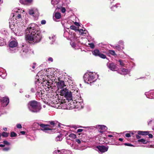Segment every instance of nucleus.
<instances>
[{"instance_id": "nucleus-36", "label": "nucleus", "mask_w": 154, "mask_h": 154, "mask_svg": "<svg viewBox=\"0 0 154 154\" xmlns=\"http://www.w3.org/2000/svg\"><path fill=\"white\" fill-rule=\"evenodd\" d=\"M124 41L122 40H119L118 42V44H119L121 46L122 49H124Z\"/></svg>"}, {"instance_id": "nucleus-39", "label": "nucleus", "mask_w": 154, "mask_h": 154, "mask_svg": "<svg viewBox=\"0 0 154 154\" xmlns=\"http://www.w3.org/2000/svg\"><path fill=\"white\" fill-rule=\"evenodd\" d=\"M11 149V147H4L2 149V150L3 151H4L7 152L9 151Z\"/></svg>"}, {"instance_id": "nucleus-62", "label": "nucleus", "mask_w": 154, "mask_h": 154, "mask_svg": "<svg viewBox=\"0 0 154 154\" xmlns=\"http://www.w3.org/2000/svg\"><path fill=\"white\" fill-rule=\"evenodd\" d=\"M20 133L23 135L25 134V132L24 131H21Z\"/></svg>"}, {"instance_id": "nucleus-24", "label": "nucleus", "mask_w": 154, "mask_h": 154, "mask_svg": "<svg viewBox=\"0 0 154 154\" xmlns=\"http://www.w3.org/2000/svg\"><path fill=\"white\" fill-rule=\"evenodd\" d=\"M121 7L120 4L119 3H117L115 5H112L110 8L112 11H115L117 8H119Z\"/></svg>"}, {"instance_id": "nucleus-12", "label": "nucleus", "mask_w": 154, "mask_h": 154, "mask_svg": "<svg viewBox=\"0 0 154 154\" xmlns=\"http://www.w3.org/2000/svg\"><path fill=\"white\" fill-rule=\"evenodd\" d=\"M95 128L100 133H103L107 129V127L103 125H97Z\"/></svg>"}, {"instance_id": "nucleus-22", "label": "nucleus", "mask_w": 154, "mask_h": 154, "mask_svg": "<svg viewBox=\"0 0 154 154\" xmlns=\"http://www.w3.org/2000/svg\"><path fill=\"white\" fill-rule=\"evenodd\" d=\"M56 102V103H55L54 107L58 109H63V103L62 102L58 103L57 101Z\"/></svg>"}, {"instance_id": "nucleus-13", "label": "nucleus", "mask_w": 154, "mask_h": 154, "mask_svg": "<svg viewBox=\"0 0 154 154\" xmlns=\"http://www.w3.org/2000/svg\"><path fill=\"white\" fill-rule=\"evenodd\" d=\"M29 13L30 15L35 17H38L39 14L38 10L35 8L29 10Z\"/></svg>"}, {"instance_id": "nucleus-14", "label": "nucleus", "mask_w": 154, "mask_h": 154, "mask_svg": "<svg viewBox=\"0 0 154 154\" xmlns=\"http://www.w3.org/2000/svg\"><path fill=\"white\" fill-rule=\"evenodd\" d=\"M75 102H74V104L75 106H77V107L79 108H82L83 107L84 103L83 101L79 99H77L74 100Z\"/></svg>"}, {"instance_id": "nucleus-42", "label": "nucleus", "mask_w": 154, "mask_h": 154, "mask_svg": "<svg viewBox=\"0 0 154 154\" xmlns=\"http://www.w3.org/2000/svg\"><path fill=\"white\" fill-rule=\"evenodd\" d=\"M70 28L71 29H72V30H75V31L78 30L77 29V27H76L75 26H74V25L71 26L70 27Z\"/></svg>"}, {"instance_id": "nucleus-25", "label": "nucleus", "mask_w": 154, "mask_h": 154, "mask_svg": "<svg viewBox=\"0 0 154 154\" xmlns=\"http://www.w3.org/2000/svg\"><path fill=\"white\" fill-rule=\"evenodd\" d=\"M130 71L125 68H122L121 70L119 71V72L121 74H126L128 73Z\"/></svg>"}, {"instance_id": "nucleus-38", "label": "nucleus", "mask_w": 154, "mask_h": 154, "mask_svg": "<svg viewBox=\"0 0 154 154\" xmlns=\"http://www.w3.org/2000/svg\"><path fill=\"white\" fill-rule=\"evenodd\" d=\"M69 137L71 138L72 139H76V136L74 134H70L69 135Z\"/></svg>"}, {"instance_id": "nucleus-43", "label": "nucleus", "mask_w": 154, "mask_h": 154, "mask_svg": "<svg viewBox=\"0 0 154 154\" xmlns=\"http://www.w3.org/2000/svg\"><path fill=\"white\" fill-rule=\"evenodd\" d=\"M8 134H9L7 132H3V133H2V135L3 137H7L8 136Z\"/></svg>"}, {"instance_id": "nucleus-44", "label": "nucleus", "mask_w": 154, "mask_h": 154, "mask_svg": "<svg viewBox=\"0 0 154 154\" xmlns=\"http://www.w3.org/2000/svg\"><path fill=\"white\" fill-rule=\"evenodd\" d=\"M98 56H99L100 58H101L103 59H105L106 58V56L105 55L101 54L100 53L99 54V55Z\"/></svg>"}, {"instance_id": "nucleus-11", "label": "nucleus", "mask_w": 154, "mask_h": 154, "mask_svg": "<svg viewBox=\"0 0 154 154\" xmlns=\"http://www.w3.org/2000/svg\"><path fill=\"white\" fill-rule=\"evenodd\" d=\"M20 52L22 55H25L27 54L30 50L29 47L26 45H23L21 47Z\"/></svg>"}, {"instance_id": "nucleus-2", "label": "nucleus", "mask_w": 154, "mask_h": 154, "mask_svg": "<svg viewBox=\"0 0 154 154\" xmlns=\"http://www.w3.org/2000/svg\"><path fill=\"white\" fill-rule=\"evenodd\" d=\"M48 70L46 69V72H50V73H45V75H43L42 73V70L38 72L36 76V79L39 81H42L44 82L46 79L49 81V79L50 80H51L52 82L55 81L56 79V77L57 76V72L54 70H52L51 69H48Z\"/></svg>"}, {"instance_id": "nucleus-49", "label": "nucleus", "mask_w": 154, "mask_h": 154, "mask_svg": "<svg viewBox=\"0 0 154 154\" xmlns=\"http://www.w3.org/2000/svg\"><path fill=\"white\" fill-rule=\"evenodd\" d=\"M60 9L61 11L63 13H64V12H65V11H66V9L65 8H64V7H61V8Z\"/></svg>"}, {"instance_id": "nucleus-10", "label": "nucleus", "mask_w": 154, "mask_h": 154, "mask_svg": "<svg viewBox=\"0 0 154 154\" xmlns=\"http://www.w3.org/2000/svg\"><path fill=\"white\" fill-rule=\"evenodd\" d=\"M18 43L16 40L11 41L9 42L8 45L10 47V51H12L11 52L13 53L15 52V49H14V50H13L12 49L16 47Z\"/></svg>"}, {"instance_id": "nucleus-34", "label": "nucleus", "mask_w": 154, "mask_h": 154, "mask_svg": "<svg viewBox=\"0 0 154 154\" xmlns=\"http://www.w3.org/2000/svg\"><path fill=\"white\" fill-rule=\"evenodd\" d=\"M71 31H69V32L67 31H65L63 34V36L65 37H66L67 38V39H68L69 36V35H70V32Z\"/></svg>"}, {"instance_id": "nucleus-17", "label": "nucleus", "mask_w": 154, "mask_h": 154, "mask_svg": "<svg viewBox=\"0 0 154 154\" xmlns=\"http://www.w3.org/2000/svg\"><path fill=\"white\" fill-rule=\"evenodd\" d=\"M97 148L100 152L103 153L108 150L109 147L108 146H104L100 145L97 146Z\"/></svg>"}, {"instance_id": "nucleus-31", "label": "nucleus", "mask_w": 154, "mask_h": 154, "mask_svg": "<svg viewBox=\"0 0 154 154\" xmlns=\"http://www.w3.org/2000/svg\"><path fill=\"white\" fill-rule=\"evenodd\" d=\"M63 135L61 134H60L58 135L55 139L56 141H61L63 139Z\"/></svg>"}, {"instance_id": "nucleus-18", "label": "nucleus", "mask_w": 154, "mask_h": 154, "mask_svg": "<svg viewBox=\"0 0 154 154\" xmlns=\"http://www.w3.org/2000/svg\"><path fill=\"white\" fill-rule=\"evenodd\" d=\"M72 90V91H71V94H72V98L74 97L75 98L79 99L81 98L80 96V94L79 92L77 90Z\"/></svg>"}, {"instance_id": "nucleus-33", "label": "nucleus", "mask_w": 154, "mask_h": 154, "mask_svg": "<svg viewBox=\"0 0 154 154\" xmlns=\"http://www.w3.org/2000/svg\"><path fill=\"white\" fill-rule=\"evenodd\" d=\"M38 87L36 85H34L31 88V92L32 93H35L38 90Z\"/></svg>"}, {"instance_id": "nucleus-55", "label": "nucleus", "mask_w": 154, "mask_h": 154, "mask_svg": "<svg viewBox=\"0 0 154 154\" xmlns=\"http://www.w3.org/2000/svg\"><path fill=\"white\" fill-rule=\"evenodd\" d=\"M124 145L125 146H134L133 145H132L130 143H125L124 144Z\"/></svg>"}, {"instance_id": "nucleus-20", "label": "nucleus", "mask_w": 154, "mask_h": 154, "mask_svg": "<svg viewBox=\"0 0 154 154\" xmlns=\"http://www.w3.org/2000/svg\"><path fill=\"white\" fill-rule=\"evenodd\" d=\"M107 66L112 71H115L116 67V65L113 63H107Z\"/></svg>"}, {"instance_id": "nucleus-64", "label": "nucleus", "mask_w": 154, "mask_h": 154, "mask_svg": "<svg viewBox=\"0 0 154 154\" xmlns=\"http://www.w3.org/2000/svg\"><path fill=\"white\" fill-rule=\"evenodd\" d=\"M3 130L5 131H7V128L6 127L3 128Z\"/></svg>"}, {"instance_id": "nucleus-9", "label": "nucleus", "mask_w": 154, "mask_h": 154, "mask_svg": "<svg viewBox=\"0 0 154 154\" xmlns=\"http://www.w3.org/2000/svg\"><path fill=\"white\" fill-rule=\"evenodd\" d=\"M35 126H40L41 127V129L43 131L51 130V126L47 124H44L41 123L40 122L35 123L34 124Z\"/></svg>"}, {"instance_id": "nucleus-61", "label": "nucleus", "mask_w": 154, "mask_h": 154, "mask_svg": "<svg viewBox=\"0 0 154 154\" xmlns=\"http://www.w3.org/2000/svg\"><path fill=\"white\" fill-rule=\"evenodd\" d=\"M139 134H137L136 136L137 139H139L141 137L139 135Z\"/></svg>"}, {"instance_id": "nucleus-21", "label": "nucleus", "mask_w": 154, "mask_h": 154, "mask_svg": "<svg viewBox=\"0 0 154 154\" xmlns=\"http://www.w3.org/2000/svg\"><path fill=\"white\" fill-rule=\"evenodd\" d=\"M14 32L16 33V35H21L23 34V32H24V30H23L21 28H18L16 29Z\"/></svg>"}, {"instance_id": "nucleus-63", "label": "nucleus", "mask_w": 154, "mask_h": 154, "mask_svg": "<svg viewBox=\"0 0 154 154\" xmlns=\"http://www.w3.org/2000/svg\"><path fill=\"white\" fill-rule=\"evenodd\" d=\"M152 122V120H149V121L148 122V125H149Z\"/></svg>"}, {"instance_id": "nucleus-52", "label": "nucleus", "mask_w": 154, "mask_h": 154, "mask_svg": "<svg viewBox=\"0 0 154 154\" xmlns=\"http://www.w3.org/2000/svg\"><path fill=\"white\" fill-rule=\"evenodd\" d=\"M16 127L17 128L19 129H20L22 128L21 124H17Z\"/></svg>"}, {"instance_id": "nucleus-51", "label": "nucleus", "mask_w": 154, "mask_h": 154, "mask_svg": "<svg viewBox=\"0 0 154 154\" xmlns=\"http://www.w3.org/2000/svg\"><path fill=\"white\" fill-rule=\"evenodd\" d=\"M57 2H56L55 0H52L51 1V4L54 6H55V4L57 3Z\"/></svg>"}, {"instance_id": "nucleus-53", "label": "nucleus", "mask_w": 154, "mask_h": 154, "mask_svg": "<svg viewBox=\"0 0 154 154\" xmlns=\"http://www.w3.org/2000/svg\"><path fill=\"white\" fill-rule=\"evenodd\" d=\"M83 131H84V130L83 129H79L77 130L76 132L77 133H78L79 132H81Z\"/></svg>"}, {"instance_id": "nucleus-26", "label": "nucleus", "mask_w": 154, "mask_h": 154, "mask_svg": "<svg viewBox=\"0 0 154 154\" xmlns=\"http://www.w3.org/2000/svg\"><path fill=\"white\" fill-rule=\"evenodd\" d=\"M78 30L79 31L80 35H83L84 36H86L87 35L88 32L86 30L81 29H79Z\"/></svg>"}, {"instance_id": "nucleus-37", "label": "nucleus", "mask_w": 154, "mask_h": 154, "mask_svg": "<svg viewBox=\"0 0 154 154\" xmlns=\"http://www.w3.org/2000/svg\"><path fill=\"white\" fill-rule=\"evenodd\" d=\"M54 17L56 19H60L61 17V14L59 12H56L55 14Z\"/></svg>"}, {"instance_id": "nucleus-35", "label": "nucleus", "mask_w": 154, "mask_h": 154, "mask_svg": "<svg viewBox=\"0 0 154 154\" xmlns=\"http://www.w3.org/2000/svg\"><path fill=\"white\" fill-rule=\"evenodd\" d=\"M93 54L95 56H99L100 53L99 50L95 49L92 52Z\"/></svg>"}, {"instance_id": "nucleus-27", "label": "nucleus", "mask_w": 154, "mask_h": 154, "mask_svg": "<svg viewBox=\"0 0 154 154\" xmlns=\"http://www.w3.org/2000/svg\"><path fill=\"white\" fill-rule=\"evenodd\" d=\"M41 88L38 87V90H37V92L36 93V95L37 96L42 97V92H44V91H43L41 90Z\"/></svg>"}, {"instance_id": "nucleus-48", "label": "nucleus", "mask_w": 154, "mask_h": 154, "mask_svg": "<svg viewBox=\"0 0 154 154\" xmlns=\"http://www.w3.org/2000/svg\"><path fill=\"white\" fill-rule=\"evenodd\" d=\"M50 124H51V125H52L53 127L55 126L57 124L55 123V122L54 121H51L50 122Z\"/></svg>"}, {"instance_id": "nucleus-1", "label": "nucleus", "mask_w": 154, "mask_h": 154, "mask_svg": "<svg viewBox=\"0 0 154 154\" xmlns=\"http://www.w3.org/2000/svg\"><path fill=\"white\" fill-rule=\"evenodd\" d=\"M38 26L35 23H31L28 25L26 30V40L29 43L39 42L42 38L40 32L38 30Z\"/></svg>"}, {"instance_id": "nucleus-19", "label": "nucleus", "mask_w": 154, "mask_h": 154, "mask_svg": "<svg viewBox=\"0 0 154 154\" xmlns=\"http://www.w3.org/2000/svg\"><path fill=\"white\" fill-rule=\"evenodd\" d=\"M57 85L58 88V91L64 88V87L66 86L64 81H63L59 80L57 83Z\"/></svg>"}, {"instance_id": "nucleus-58", "label": "nucleus", "mask_w": 154, "mask_h": 154, "mask_svg": "<svg viewBox=\"0 0 154 154\" xmlns=\"http://www.w3.org/2000/svg\"><path fill=\"white\" fill-rule=\"evenodd\" d=\"M125 136L127 137H131V135L130 134L127 133L125 134Z\"/></svg>"}, {"instance_id": "nucleus-41", "label": "nucleus", "mask_w": 154, "mask_h": 154, "mask_svg": "<svg viewBox=\"0 0 154 154\" xmlns=\"http://www.w3.org/2000/svg\"><path fill=\"white\" fill-rule=\"evenodd\" d=\"M138 141L141 142L144 144L146 143H147L146 141L144 139H140L138 140Z\"/></svg>"}, {"instance_id": "nucleus-4", "label": "nucleus", "mask_w": 154, "mask_h": 154, "mask_svg": "<svg viewBox=\"0 0 154 154\" xmlns=\"http://www.w3.org/2000/svg\"><path fill=\"white\" fill-rule=\"evenodd\" d=\"M79 135H81L78 138H76L75 140V142L78 144H72V148L74 149L83 150L84 148L83 146H84L86 142L85 139L87 137L86 135L81 133L79 134Z\"/></svg>"}, {"instance_id": "nucleus-8", "label": "nucleus", "mask_w": 154, "mask_h": 154, "mask_svg": "<svg viewBox=\"0 0 154 154\" xmlns=\"http://www.w3.org/2000/svg\"><path fill=\"white\" fill-rule=\"evenodd\" d=\"M58 91L61 96H64L67 100H71L72 99V94L71 92L66 88L58 90Z\"/></svg>"}, {"instance_id": "nucleus-45", "label": "nucleus", "mask_w": 154, "mask_h": 154, "mask_svg": "<svg viewBox=\"0 0 154 154\" xmlns=\"http://www.w3.org/2000/svg\"><path fill=\"white\" fill-rule=\"evenodd\" d=\"M7 75V73H5L2 74H1L0 73V76H1L3 79L5 78V77Z\"/></svg>"}, {"instance_id": "nucleus-30", "label": "nucleus", "mask_w": 154, "mask_h": 154, "mask_svg": "<svg viewBox=\"0 0 154 154\" xmlns=\"http://www.w3.org/2000/svg\"><path fill=\"white\" fill-rule=\"evenodd\" d=\"M138 134L142 135H146L148 134L149 131H139L137 132Z\"/></svg>"}, {"instance_id": "nucleus-29", "label": "nucleus", "mask_w": 154, "mask_h": 154, "mask_svg": "<svg viewBox=\"0 0 154 154\" xmlns=\"http://www.w3.org/2000/svg\"><path fill=\"white\" fill-rule=\"evenodd\" d=\"M113 48L116 49L119 51H121L122 50V48L121 46L119 44H117L114 45L112 46Z\"/></svg>"}, {"instance_id": "nucleus-7", "label": "nucleus", "mask_w": 154, "mask_h": 154, "mask_svg": "<svg viewBox=\"0 0 154 154\" xmlns=\"http://www.w3.org/2000/svg\"><path fill=\"white\" fill-rule=\"evenodd\" d=\"M70 33L68 39L70 40V45L73 48L75 49L78 48V41L75 33L71 31Z\"/></svg>"}, {"instance_id": "nucleus-28", "label": "nucleus", "mask_w": 154, "mask_h": 154, "mask_svg": "<svg viewBox=\"0 0 154 154\" xmlns=\"http://www.w3.org/2000/svg\"><path fill=\"white\" fill-rule=\"evenodd\" d=\"M118 64H119L121 66L126 67V61L121 60H119L117 62Z\"/></svg>"}, {"instance_id": "nucleus-57", "label": "nucleus", "mask_w": 154, "mask_h": 154, "mask_svg": "<svg viewBox=\"0 0 154 154\" xmlns=\"http://www.w3.org/2000/svg\"><path fill=\"white\" fill-rule=\"evenodd\" d=\"M46 23V21L45 20H42L41 21V23L42 25L45 24Z\"/></svg>"}, {"instance_id": "nucleus-5", "label": "nucleus", "mask_w": 154, "mask_h": 154, "mask_svg": "<svg viewBox=\"0 0 154 154\" xmlns=\"http://www.w3.org/2000/svg\"><path fill=\"white\" fill-rule=\"evenodd\" d=\"M98 78V75L94 72H88L84 75V80L85 83L92 85Z\"/></svg>"}, {"instance_id": "nucleus-40", "label": "nucleus", "mask_w": 154, "mask_h": 154, "mask_svg": "<svg viewBox=\"0 0 154 154\" xmlns=\"http://www.w3.org/2000/svg\"><path fill=\"white\" fill-rule=\"evenodd\" d=\"M109 52L111 55L115 56L116 55V54L115 52V51L114 50H109Z\"/></svg>"}, {"instance_id": "nucleus-50", "label": "nucleus", "mask_w": 154, "mask_h": 154, "mask_svg": "<svg viewBox=\"0 0 154 154\" xmlns=\"http://www.w3.org/2000/svg\"><path fill=\"white\" fill-rule=\"evenodd\" d=\"M3 143L4 144L6 145H10V143L6 140H4L3 141Z\"/></svg>"}, {"instance_id": "nucleus-46", "label": "nucleus", "mask_w": 154, "mask_h": 154, "mask_svg": "<svg viewBox=\"0 0 154 154\" xmlns=\"http://www.w3.org/2000/svg\"><path fill=\"white\" fill-rule=\"evenodd\" d=\"M17 135V134L14 132H11V137H16Z\"/></svg>"}, {"instance_id": "nucleus-3", "label": "nucleus", "mask_w": 154, "mask_h": 154, "mask_svg": "<svg viewBox=\"0 0 154 154\" xmlns=\"http://www.w3.org/2000/svg\"><path fill=\"white\" fill-rule=\"evenodd\" d=\"M13 11V17L9 20V27L12 30L15 27L16 24L17 23V20L21 17V14L26 13L23 10L17 8L14 9Z\"/></svg>"}, {"instance_id": "nucleus-54", "label": "nucleus", "mask_w": 154, "mask_h": 154, "mask_svg": "<svg viewBox=\"0 0 154 154\" xmlns=\"http://www.w3.org/2000/svg\"><path fill=\"white\" fill-rule=\"evenodd\" d=\"M4 43L2 39H0V46H2L4 45Z\"/></svg>"}, {"instance_id": "nucleus-32", "label": "nucleus", "mask_w": 154, "mask_h": 154, "mask_svg": "<svg viewBox=\"0 0 154 154\" xmlns=\"http://www.w3.org/2000/svg\"><path fill=\"white\" fill-rule=\"evenodd\" d=\"M49 38L52 41L51 44H53L55 42L56 39V37L55 35H51V36H49Z\"/></svg>"}, {"instance_id": "nucleus-6", "label": "nucleus", "mask_w": 154, "mask_h": 154, "mask_svg": "<svg viewBox=\"0 0 154 154\" xmlns=\"http://www.w3.org/2000/svg\"><path fill=\"white\" fill-rule=\"evenodd\" d=\"M28 106L29 110L34 112H39L41 108L40 103L35 100L30 102Z\"/></svg>"}, {"instance_id": "nucleus-15", "label": "nucleus", "mask_w": 154, "mask_h": 154, "mask_svg": "<svg viewBox=\"0 0 154 154\" xmlns=\"http://www.w3.org/2000/svg\"><path fill=\"white\" fill-rule=\"evenodd\" d=\"M54 154H72L71 151L69 150L62 149L61 150H56L53 152Z\"/></svg>"}, {"instance_id": "nucleus-60", "label": "nucleus", "mask_w": 154, "mask_h": 154, "mask_svg": "<svg viewBox=\"0 0 154 154\" xmlns=\"http://www.w3.org/2000/svg\"><path fill=\"white\" fill-rule=\"evenodd\" d=\"M48 61H50L51 62H52L53 61V59L51 57H49L48 59Z\"/></svg>"}, {"instance_id": "nucleus-56", "label": "nucleus", "mask_w": 154, "mask_h": 154, "mask_svg": "<svg viewBox=\"0 0 154 154\" xmlns=\"http://www.w3.org/2000/svg\"><path fill=\"white\" fill-rule=\"evenodd\" d=\"M90 47L91 48H94V45L93 43H91L89 44Z\"/></svg>"}, {"instance_id": "nucleus-47", "label": "nucleus", "mask_w": 154, "mask_h": 154, "mask_svg": "<svg viewBox=\"0 0 154 154\" xmlns=\"http://www.w3.org/2000/svg\"><path fill=\"white\" fill-rule=\"evenodd\" d=\"M95 126H90V127H84V128H88V129L89 130H93L94 128H95Z\"/></svg>"}, {"instance_id": "nucleus-59", "label": "nucleus", "mask_w": 154, "mask_h": 154, "mask_svg": "<svg viewBox=\"0 0 154 154\" xmlns=\"http://www.w3.org/2000/svg\"><path fill=\"white\" fill-rule=\"evenodd\" d=\"M148 134V136H149V138H152L153 135L152 134Z\"/></svg>"}, {"instance_id": "nucleus-23", "label": "nucleus", "mask_w": 154, "mask_h": 154, "mask_svg": "<svg viewBox=\"0 0 154 154\" xmlns=\"http://www.w3.org/2000/svg\"><path fill=\"white\" fill-rule=\"evenodd\" d=\"M33 0H20V2L22 4L28 5L31 3Z\"/></svg>"}, {"instance_id": "nucleus-16", "label": "nucleus", "mask_w": 154, "mask_h": 154, "mask_svg": "<svg viewBox=\"0 0 154 154\" xmlns=\"http://www.w3.org/2000/svg\"><path fill=\"white\" fill-rule=\"evenodd\" d=\"M0 101L2 103V105L3 106H6L9 103V99L8 97H0Z\"/></svg>"}]
</instances>
